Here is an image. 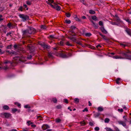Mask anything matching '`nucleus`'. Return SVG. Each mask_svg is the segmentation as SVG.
Listing matches in <instances>:
<instances>
[{"mask_svg":"<svg viewBox=\"0 0 131 131\" xmlns=\"http://www.w3.org/2000/svg\"><path fill=\"white\" fill-rule=\"evenodd\" d=\"M7 64L4 66L2 67H0V69L2 68L5 70H6L12 68V67L15 66L16 65L15 63L14 62H12L8 60H6L4 62V64Z\"/></svg>","mask_w":131,"mask_h":131,"instance_id":"obj_1","label":"nucleus"},{"mask_svg":"<svg viewBox=\"0 0 131 131\" xmlns=\"http://www.w3.org/2000/svg\"><path fill=\"white\" fill-rule=\"evenodd\" d=\"M131 53V52L130 51H128L125 52L122 51H119L118 52V53L119 54L122 55V57L125 58L124 59H131V55H129L128 54V53Z\"/></svg>","mask_w":131,"mask_h":131,"instance_id":"obj_2","label":"nucleus"},{"mask_svg":"<svg viewBox=\"0 0 131 131\" xmlns=\"http://www.w3.org/2000/svg\"><path fill=\"white\" fill-rule=\"evenodd\" d=\"M19 16V17L22 19L23 21L24 22L27 20H28L29 19V17L28 16L23 14H20Z\"/></svg>","mask_w":131,"mask_h":131,"instance_id":"obj_3","label":"nucleus"},{"mask_svg":"<svg viewBox=\"0 0 131 131\" xmlns=\"http://www.w3.org/2000/svg\"><path fill=\"white\" fill-rule=\"evenodd\" d=\"M11 114L8 113H0V116L3 118H9Z\"/></svg>","mask_w":131,"mask_h":131,"instance_id":"obj_4","label":"nucleus"},{"mask_svg":"<svg viewBox=\"0 0 131 131\" xmlns=\"http://www.w3.org/2000/svg\"><path fill=\"white\" fill-rule=\"evenodd\" d=\"M28 33L29 34H34L36 32L35 29L33 28L30 27L27 29Z\"/></svg>","mask_w":131,"mask_h":131,"instance_id":"obj_5","label":"nucleus"},{"mask_svg":"<svg viewBox=\"0 0 131 131\" xmlns=\"http://www.w3.org/2000/svg\"><path fill=\"white\" fill-rule=\"evenodd\" d=\"M22 32L23 33V35L24 36H29L27 29L23 31Z\"/></svg>","mask_w":131,"mask_h":131,"instance_id":"obj_6","label":"nucleus"},{"mask_svg":"<svg viewBox=\"0 0 131 131\" xmlns=\"http://www.w3.org/2000/svg\"><path fill=\"white\" fill-rule=\"evenodd\" d=\"M118 123L119 124L122 125L126 128H127L128 127V126H126V124L125 122L122 121H118Z\"/></svg>","mask_w":131,"mask_h":131,"instance_id":"obj_7","label":"nucleus"},{"mask_svg":"<svg viewBox=\"0 0 131 131\" xmlns=\"http://www.w3.org/2000/svg\"><path fill=\"white\" fill-rule=\"evenodd\" d=\"M58 56L60 57H61L63 58H67L68 57L67 55L66 54H64L63 52H61L59 54Z\"/></svg>","mask_w":131,"mask_h":131,"instance_id":"obj_8","label":"nucleus"},{"mask_svg":"<svg viewBox=\"0 0 131 131\" xmlns=\"http://www.w3.org/2000/svg\"><path fill=\"white\" fill-rule=\"evenodd\" d=\"M49 128L50 126L47 124L43 125L42 127V128L43 130H45Z\"/></svg>","mask_w":131,"mask_h":131,"instance_id":"obj_9","label":"nucleus"},{"mask_svg":"<svg viewBox=\"0 0 131 131\" xmlns=\"http://www.w3.org/2000/svg\"><path fill=\"white\" fill-rule=\"evenodd\" d=\"M91 21L92 23V25L95 28L97 29L98 28V26L97 24L95 23L92 20H91Z\"/></svg>","mask_w":131,"mask_h":131,"instance_id":"obj_10","label":"nucleus"},{"mask_svg":"<svg viewBox=\"0 0 131 131\" xmlns=\"http://www.w3.org/2000/svg\"><path fill=\"white\" fill-rule=\"evenodd\" d=\"M113 58L115 59H124L125 58L124 57H122L121 56H115L113 57Z\"/></svg>","mask_w":131,"mask_h":131,"instance_id":"obj_11","label":"nucleus"},{"mask_svg":"<svg viewBox=\"0 0 131 131\" xmlns=\"http://www.w3.org/2000/svg\"><path fill=\"white\" fill-rule=\"evenodd\" d=\"M100 29L101 31L104 34H106L107 33V31L105 29L103 26L100 27Z\"/></svg>","mask_w":131,"mask_h":131,"instance_id":"obj_12","label":"nucleus"},{"mask_svg":"<svg viewBox=\"0 0 131 131\" xmlns=\"http://www.w3.org/2000/svg\"><path fill=\"white\" fill-rule=\"evenodd\" d=\"M42 47L44 49H50V47L49 45H46L45 43L43 45Z\"/></svg>","mask_w":131,"mask_h":131,"instance_id":"obj_13","label":"nucleus"},{"mask_svg":"<svg viewBox=\"0 0 131 131\" xmlns=\"http://www.w3.org/2000/svg\"><path fill=\"white\" fill-rule=\"evenodd\" d=\"M125 31L129 35L131 36V30L130 29L126 28L125 30Z\"/></svg>","mask_w":131,"mask_h":131,"instance_id":"obj_14","label":"nucleus"},{"mask_svg":"<svg viewBox=\"0 0 131 131\" xmlns=\"http://www.w3.org/2000/svg\"><path fill=\"white\" fill-rule=\"evenodd\" d=\"M68 38L70 39L71 40L74 42H75L76 40V39L75 37H68Z\"/></svg>","mask_w":131,"mask_h":131,"instance_id":"obj_15","label":"nucleus"},{"mask_svg":"<svg viewBox=\"0 0 131 131\" xmlns=\"http://www.w3.org/2000/svg\"><path fill=\"white\" fill-rule=\"evenodd\" d=\"M120 80L121 79L119 78H117L115 80L116 83L118 84H120L121 82Z\"/></svg>","mask_w":131,"mask_h":131,"instance_id":"obj_16","label":"nucleus"},{"mask_svg":"<svg viewBox=\"0 0 131 131\" xmlns=\"http://www.w3.org/2000/svg\"><path fill=\"white\" fill-rule=\"evenodd\" d=\"M69 34L72 36H75L76 35L75 34L74 32L73 31L71 30L69 32Z\"/></svg>","mask_w":131,"mask_h":131,"instance_id":"obj_17","label":"nucleus"},{"mask_svg":"<svg viewBox=\"0 0 131 131\" xmlns=\"http://www.w3.org/2000/svg\"><path fill=\"white\" fill-rule=\"evenodd\" d=\"M58 10L59 11L61 9V7L59 6H58L57 4H55V8Z\"/></svg>","mask_w":131,"mask_h":131,"instance_id":"obj_18","label":"nucleus"},{"mask_svg":"<svg viewBox=\"0 0 131 131\" xmlns=\"http://www.w3.org/2000/svg\"><path fill=\"white\" fill-rule=\"evenodd\" d=\"M80 123L81 126H84L86 125V123L84 121H83L80 122Z\"/></svg>","mask_w":131,"mask_h":131,"instance_id":"obj_19","label":"nucleus"},{"mask_svg":"<svg viewBox=\"0 0 131 131\" xmlns=\"http://www.w3.org/2000/svg\"><path fill=\"white\" fill-rule=\"evenodd\" d=\"M46 3L50 5L53 8H55V4H56L54 3V5H53L51 4L50 3H49V2H48V1H46Z\"/></svg>","mask_w":131,"mask_h":131,"instance_id":"obj_20","label":"nucleus"},{"mask_svg":"<svg viewBox=\"0 0 131 131\" xmlns=\"http://www.w3.org/2000/svg\"><path fill=\"white\" fill-rule=\"evenodd\" d=\"M97 109L99 111L101 112L103 110V107L101 106L99 107H98Z\"/></svg>","mask_w":131,"mask_h":131,"instance_id":"obj_21","label":"nucleus"},{"mask_svg":"<svg viewBox=\"0 0 131 131\" xmlns=\"http://www.w3.org/2000/svg\"><path fill=\"white\" fill-rule=\"evenodd\" d=\"M79 102V99L78 98H76L74 99V102L76 104L78 103Z\"/></svg>","mask_w":131,"mask_h":131,"instance_id":"obj_22","label":"nucleus"},{"mask_svg":"<svg viewBox=\"0 0 131 131\" xmlns=\"http://www.w3.org/2000/svg\"><path fill=\"white\" fill-rule=\"evenodd\" d=\"M48 56L50 58H52L53 57V53L51 52L48 53Z\"/></svg>","mask_w":131,"mask_h":131,"instance_id":"obj_23","label":"nucleus"},{"mask_svg":"<svg viewBox=\"0 0 131 131\" xmlns=\"http://www.w3.org/2000/svg\"><path fill=\"white\" fill-rule=\"evenodd\" d=\"M3 108L4 110H8L9 108V106L7 105H4L3 106Z\"/></svg>","mask_w":131,"mask_h":131,"instance_id":"obj_24","label":"nucleus"},{"mask_svg":"<svg viewBox=\"0 0 131 131\" xmlns=\"http://www.w3.org/2000/svg\"><path fill=\"white\" fill-rule=\"evenodd\" d=\"M52 101L55 103H56L57 102V100L55 98H54L52 99Z\"/></svg>","mask_w":131,"mask_h":131,"instance_id":"obj_25","label":"nucleus"},{"mask_svg":"<svg viewBox=\"0 0 131 131\" xmlns=\"http://www.w3.org/2000/svg\"><path fill=\"white\" fill-rule=\"evenodd\" d=\"M7 26L9 28H12L13 26L12 24L10 23H8L7 24Z\"/></svg>","mask_w":131,"mask_h":131,"instance_id":"obj_26","label":"nucleus"},{"mask_svg":"<svg viewBox=\"0 0 131 131\" xmlns=\"http://www.w3.org/2000/svg\"><path fill=\"white\" fill-rule=\"evenodd\" d=\"M92 19L94 20H97V18L95 16H92L91 17Z\"/></svg>","mask_w":131,"mask_h":131,"instance_id":"obj_27","label":"nucleus"},{"mask_svg":"<svg viewBox=\"0 0 131 131\" xmlns=\"http://www.w3.org/2000/svg\"><path fill=\"white\" fill-rule=\"evenodd\" d=\"M106 129L107 131H115V130H113L110 128L106 127L105 128Z\"/></svg>","mask_w":131,"mask_h":131,"instance_id":"obj_28","label":"nucleus"},{"mask_svg":"<svg viewBox=\"0 0 131 131\" xmlns=\"http://www.w3.org/2000/svg\"><path fill=\"white\" fill-rule=\"evenodd\" d=\"M110 119L108 118H106L104 120V122L105 123H108L110 121Z\"/></svg>","mask_w":131,"mask_h":131,"instance_id":"obj_29","label":"nucleus"},{"mask_svg":"<svg viewBox=\"0 0 131 131\" xmlns=\"http://www.w3.org/2000/svg\"><path fill=\"white\" fill-rule=\"evenodd\" d=\"M56 122L57 123H59L60 122L61 120L59 118H57L56 119Z\"/></svg>","mask_w":131,"mask_h":131,"instance_id":"obj_30","label":"nucleus"},{"mask_svg":"<svg viewBox=\"0 0 131 131\" xmlns=\"http://www.w3.org/2000/svg\"><path fill=\"white\" fill-rule=\"evenodd\" d=\"M89 13L91 14H94L95 13V12L94 10H89Z\"/></svg>","mask_w":131,"mask_h":131,"instance_id":"obj_31","label":"nucleus"},{"mask_svg":"<svg viewBox=\"0 0 131 131\" xmlns=\"http://www.w3.org/2000/svg\"><path fill=\"white\" fill-rule=\"evenodd\" d=\"M91 34L90 33H87L85 34V35L89 37L91 35Z\"/></svg>","mask_w":131,"mask_h":131,"instance_id":"obj_32","label":"nucleus"},{"mask_svg":"<svg viewBox=\"0 0 131 131\" xmlns=\"http://www.w3.org/2000/svg\"><path fill=\"white\" fill-rule=\"evenodd\" d=\"M66 15L67 17H70L71 14L68 13H66Z\"/></svg>","mask_w":131,"mask_h":131,"instance_id":"obj_33","label":"nucleus"},{"mask_svg":"<svg viewBox=\"0 0 131 131\" xmlns=\"http://www.w3.org/2000/svg\"><path fill=\"white\" fill-rule=\"evenodd\" d=\"M71 21L70 20H67L66 19L65 20V22L67 24H70L71 23Z\"/></svg>","mask_w":131,"mask_h":131,"instance_id":"obj_34","label":"nucleus"},{"mask_svg":"<svg viewBox=\"0 0 131 131\" xmlns=\"http://www.w3.org/2000/svg\"><path fill=\"white\" fill-rule=\"evenodd\" d=\"M14 104L16 105H17L18 107H20V106L21 104L20 103H18L17 102H16L14 103Z\"/></svg>","mask_w":131,"mask_h":131,"instance_id":"obj_35","label":"nucleus"},{"mask_svg":"<svg viewBox=\"0 0 131 131\" xmlns=\"http://www.w3.org/2000/svg\"><path fill=\"white\" fill-rule=\"evenodd\" d=\"M41 28L43 29H45L46 28V27L45 25H42L41 26Z\"/></svg>","mask_w":131,"mask_h":131,"instance_id":"obj_36","label":"nucleus"},{"mask_svg":"<svg viewBox=\"0 0 131 131\" xmlns=\"http://www.w3.org/2000/svg\"><path fill=\"white\" fill-rule=\"evenodd\" d=\"M49 38L50 39H53L55 38V37H54V35H51L49 36Z\"/></svg>","mask_w":131,"mask_h":131,"instance_id":"obj_37","label":"nucleus"},{"mask_svg":"<svg viewBox=\"0 0 131 131\" xmlns=\"http://www.w3.org/2000/svg\"><path fill=\"white\" fill-rule=\"evenodd\" d=\"M17 111V109L16 108H14L12 109V111L13 113H14Z\"/></svg>","mask_w":131,"mask_h":131,"instance_id":"obj_38","label":"nucleus"},{"mask_svg":"<svg viewBox=\"0 0 131 131\" xmlns=\"http://www.w3.org/2000/svg\"><path fill=\"white\" fill-rule=\"evenodd\" d=\"M99 25L101 26H103V22L102 21H100L99 22Z\"/></svg>","mask_w":131,"mask_h":131,"instance_id":"obj_39","label":"nucleus"},{"mask_svg":"<svg viewBox=\"0 0 131 131\" xmlns=\"http://www.w3.org/2000/svg\"><path fill=\"white\" fill-rule=\"evenodd\" d=\"M125 20L127 22H128V23L129 24H131V22L130 21L129 19L128 18H126L125 19Z\"/></svg>","mask_w":131,"mask_h":131,"instance_id":"obj_40","label":"nucleus"},{"mask_svg":"<svg viewBox=\"0 0 131 131\" xmlns=\"http://www.w3.org/2000/svg\"><path fill=\"white\" fill-rule=\"evenodd\" d=\"M100 115L99 113H95L94 114L95 116V117H98Z\"/></svg>","mask_w":131,"mask_h":131,"instance_id":"obj_41","label":"nucleus"},{"mask_svg":"<svg viewBox=\"0 0 131 131\" xmlns=\"http://www.w3.org/2000/svg\"><path fill=\"white\" fill-rule=\"evenodd\" d=\"M12 46V45L11 44L9 45H8L6 47L7 49H10Z\"/></svg>","mask_w":131,"mask_h":131,"instance_id":"obj_42","label":"nucleus"},{"mask_svg":"<svg viewBox=\"0 0 131 131\" xmlns=\"http://www.w3.org/2000/svg\"><path fill=\"white\" fill-rule=\"evenodd\" d=\"M27 123H28V126H29L30 125L32 124V123L31 121H28L27 122Z\"/></svg>","mask_w":131,"mask_h":131,"instance_id":"obj_43","label":"nucleus"},{"mask_svg":"<svg viewBox=\"0 0 131 131\" xmlns=\"http://www.w3.org/2000/svg\"><path fill=\"white\" fill-rule=\"evenodd\" d=\"M5 53V51L2 50L0 49V54H4Z\"/></svg>","mask_w":131,"mask_h":131,"instance_id":"obj_44","label":"nucleus"},{"mask_svg":"<svg viewBox=\"0 0 131 131\" xmlns=\"http://www.w3.org/2000/svg\"><path fill=\"white\" fill-rule=\"evenodd\" d=\"M44 43H45L43 42H39L38 43V44L39 45H41V47H42Z\"/></svg>","mask_w":131,"mask_h":131,"instance_id":"obj_45","label":"nucleus"},{"mask_svg":"<svg viewBox=\"0 0 131 131\" xmlns=\"http://www.w3.org/2000/svg\"><path fill=\"white\" fill-rule=\"evenodd\" d=\"M120 45L121 46H122L123 47H126L127 46V45H126V44H123L122 43H120Z\"/></svg>","mask_w":131,"mask_h":131,"instance_id":"obj_46","label":"nucleus"},{"mask_svg":"<svg viewBox=\"0 0 131 131\" xmlns=\"http://www.w3.org/2000/svg\"><path fill=\"white\" fill-rule=\"evenodd\" d=\"M76 28V27L74 26H71V28L72 30L75 29Z\"/></svg>","mask_w":131,"mask_h":131,"instance_id":"obj_47","label":"nucleus"},{"mask_svg":"<svg viewBox=\"0 0 131 131\" xmlns=\"http://www.w3.org/2000/svg\"><path fill=\"white\" fill-rule=\"evenodd\" d=\"M82 111L83 112H84L85 111L87 112L88 111V110L87 108H85L82 110Z\"/></svg>","mask_w":131,"mask_h":131,"instance_id":"obj_48","label":"nucleus"},{"mask_svg":"<svg viewBox=\"0 0 131 131\" xmlns=\"http://www.w3.org/2000/svg\"><path fill=\"white\" fill-rule=\"evenodd\" d=\"M66 45H68V46H72V45L71 44H70L69 43V41H67L66 42Z\"/></svg>","mask_w":131,"mask_h":131,"instance_id":"obj_49","label":"nucleus"},{"mask_svg":"<svg viewBox=\"0 0 131 131\" xmlns=\"http://www.w3.org/2000/svg\"><path fill=\"white\" fill-rule=\"evenodd\" d=\"M23 6H24V8H26V10H28V8L27 7V5L26 4H24Z\"/></svg>","mask_w":131,"mask_h":131,"instance_id":"obj_50","label":"nucleus"},{"mask_svg":"<svg viewBox=\"0 0 131 131\" xmlns=\"http://www.w3.org/2000/svg\"><path fill=\"white\" fill-rule=\"evenodd\" d=\"M26 3L28 5H30L31 4V2L29 1H26Z\"/></svg>","mask_w":131,"mask_h":131,"instance_id":"obj_51","label":"nucleus"},{"mask_svg":"<svg viewBox=\"0 0 131 131\" xmlns=\"http://www.w3.org/2000/svg\"><path fill=\"white\" fill-rule=\"evenodd\" d=\"M15 53V51H12L10 52V54L12 55L14 54Z\"/></svg>","mask_w":131,"mask_h":131,"instance_id":"obj_52","label":"nucleus"},{"mask_svg":"<svg viewBox=\"0 0 131 131\" xmlns=\"http://www.w3.org/2000/svg\"><path fill=\"white\" fill-rule=\"evenodd\" d=\"M18 10H20L21 11H23V7L22 6H20V7L19 8Z\"/></svg>","mask_w":131,"mask_h":131,"instance_id":"obj_53","label":"nucleus"},{"mask_svg":"<svg viewBox=\"0 0 131 131\" xmlns=\"http://www.w3.org/2000/svg\"><path fill=\"white\" fill-rule=\"evenodd\" d=\"M104 39L106 40H107V38H106V37L104 35H103V36H102V37Z\"/></svg>","mask_w":131,"mask_h":131,"instance_id":"obj_54","label":"nucleus"},{"mask_svg":"<svg viewBox=\"0 0 131 131\" xmlns=\"http://www.w3.org/2000/svg\"><path fill=\"white\" fill-rule=\"evenodd\" d=\"M95 130L96 131H99V128L98 127H96L95 128Z\"/></svg>","mask_w":131,"mask_h":131,"instance_id":"obj_55","label":"nucleus"},{"mask_svg":"<svg viewBox=\"0 0 131 131\" xmlns=\"http://www.w3.org/2000/svg\"><path fill=\"white\" fill-rule=\"evenodd\" d=\"M48 2H49V3H50V4L52 3L53 2V0H48Z\"/></svg>","mask_w":131,"mask_h":131,"instance_id":"obj_56","label":"nucleus"},{"mask_svg":"<svg viewBox=\"0 0 131 131\" xmlns=\"http://www.w3.org/2000/svg\"><path fill=\"white\" fill-rule=\"evenodd\" d=\"M59 44L60 45H63V41H61L59 42Z\"/></svg>","mask_w":131,"mask_h":131,"instance_id":"obj_57","label":"nucleus"},{"mask_svg":"<svg viewBox=\"0 0 131 131\" xmlns=\"http://www.w3.org/2000/svg\"><path fill=\"white\" fill-rule=\"evenodd\" d=\"M24 107L26 108H30V107L28 105L24 106Z\"/></svg>","mask_w":131,"mask_h":131,"instance_id":"obj_58","label":"nucleus"},{"mask_svg":"<svg viewBox=\"0 0 131 131\" xmlns=\"http://www.w3.org/2000/svg\"><path fill=\"white\" fill-rule=\"evenodd\" d=\"M118 111L121 112H123V110L122 109H118Z\"/></svg>","mask_w":131,"mask_h":131,"instance_id":"obj_59","label":"nucleus"},{"mask_svg":"<svg viewBox=\"0 0 131 131\" xmlns=\"http://www.w3.org/2000/svg\"><path fill=\"white\" fill-rule=\"evenodd\" d=\"M89 125L91 126H92L93 125V124L92 122H90L89 123Z\"/></svg>","mask_w":131,"mask_h":131,"instance_id":"obj_60","label":"nucleus"},{"mask_svg":"<svg viewBox=\"0 0 131 131\" xmlns=\"http://www.w3.org/2000/svg\"><path fill=\"white\" fill-rule=\"evenodd\" d=\"M56 107L57 108L59 109L61 108V105H58L56 106Z\"/></svg>","mask_w":131,"mask_h":131,"instance_id":"obj_61","label":"nucleus"},{"mask_svg":"<svg viewBox=\"0 0 131 131\" xmlns=\"http://www.w3.org/2000/svg\"><path fill=\"white\" fill-rule=\"evenodd\" d=\"M111 23L113 25H116L117 24L116 23L113 22H111Z\"/></svg>","mask_w":131,"mask_h":131,"instance_id":"obj_62","label":"nucleus"},{"mask_svg":"<svg viewBox=\"0 0 131 131\" xmlns=\"http://www.w3.org/2000/svg\"><path fill=\"white\" fill-rule=\"evenodd\" d=\"M64 101L65 103H68V100L67 99H65L64 100Z\"/></svg>","mask_w":131,"mask_h":131,"instance_id":"obj_63","label":"nucleus"},{"mask_svg":"<svg viewBox=\"0 0 131 131\" xmlns=\"http://www.w3.org/2000/svg\"><path fill=\"white\" fill-rule=\"evenodd\" d=\"M123 108L125 110H127V107L125 105L123 106Z\"/></svg>","mask_w":131,"mask_h":131,"instance_id":"obj_64","label":"nucleus"}]
</instances>
